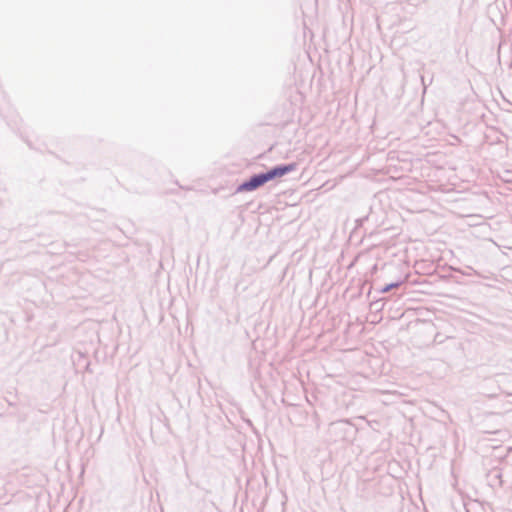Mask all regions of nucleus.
Instances as JSON below:
<instances>
[{
  "label": "nucleus",
  "instance_id": "f257e3e1",
  "mask_svg": "<svg viewBox=\"0 0 512 512\" xmlns=\"http://www.w3.org/2000/svg\"><path fill=\"white\" fill-rule=\"evenodd\" d=\"M269 182L265 172L252 175L248 180L242 182L236 189V192L254 191L265 183Z\"/></svg>",
  "mask_w": 512,
  "mask_h": 512
},
{
  "label": "nucleus",
  "instance_id": "f03ea898",
  "mask_svg": "<svg viewBox=\"0 0 512 512\" xmlns=\"http://www.w3.org/2000/svg\"><path fill=\"white\" fill-rule=\"evenodd\" d=\"M297 168L296 163H288V164H280L272 167L271 169L265 172L267 175L268 181H271L275 178L282 177L290 172L295 171Z\"/></svg>",
  "mask_w": 512,
  "mask_h": 512
},
{
  "label": "nucleus",
  "instance_id": "7ed1b4c3",
  "mask_svg": "<svg viewBox=\"0 0 512 512\" xmlns=\"http://www.w3.org/2000/svg\"><path fill=\"white\" fill-rule=\"evenodd\" d=\"M401 285V282H394V283H390V284H387L385 285L382 289H381V292L382 293H387L389 292L390 290H392L393 288H397Z\"/></svg>",
  "mask_w": 512,
  "mask_h": 512
},
{
  "label": "nucleus",
  "instance_id": "20e7f679",
  "mask_svg": "<svg viewBox=\"0 0 512 512\" xmlns=\"http://www.w3.org/2000/svg\"><path fill=\"white\" fill-rule=\"evenodd\" d=\"M469 269H470L472 272H471V273H467V275L476 274V270H473L471 267H469Z\"/></svg>",
  "mask_w": 512,
  "mask_h": 512
}]
</instances>
